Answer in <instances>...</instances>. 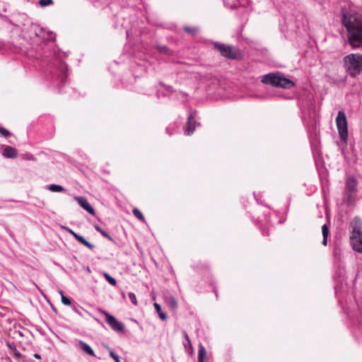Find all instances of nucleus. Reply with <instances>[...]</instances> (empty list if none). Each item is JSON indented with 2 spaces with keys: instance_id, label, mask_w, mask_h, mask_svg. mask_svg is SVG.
Returning <instances> with one entry per match:
<instances>
[{
  "instance_id": "nucleus-1",
  "label": "nucleus",
  "mask_w": 362,
  "mask_h": 362,
  "mask_svg": "<svg viewBox=\"0 0 362 362\" xmlns=\"http://www.w3.org/2000/svg\"><path fill=\"white\" fill-rule=\"evenodd\" d=\"M344 67L351 78H356L362 73V55L349 54L343 59Z\"/></svg>"
},
{
  "instance_id": "nucleus-2",
  "label": "nucleus",
  "mask_w": 362,
  "mask_h": 362,
  "mask_svg": "<svg viewBox=\"0 0 362 362\" xmlns=\"http://www.w3.org/2000/svg\"><path fill=\"white\" fill-rule=\"evenodd\" d=\"M350 243L354 251L362 253V221L356 216L351 223Z\"/></svg>"
},
{
  "instance_id": "nucleus-3",
  "label": "nucleus",
  "mask_w": 362,
  "mask_h": 362,
  "mask_svg": "<svg viewBox=\"0 0 362 362\" xmlns=\"http://www.w3.org/2000/svg\"><path fill=\"white\" fill-rule=\"evenodd\" d=\"M347 32V40L353 49L362 47V24H343Z\"/></svg>"
},
{
  "instance_id": "nucleus-4",
  "label": "nucleus",
  "mask_w": 362,
  "mask_h": 362,
  "mask_svg": "<svg viewBox=\"0 0 362 362\" xmlns=\"http://www.w3.org/2000/svg\"><path fill=\"white\" fill-rule=\"evenodd\" d=\"M261 81L264 84L284 88H290L294 86V83L291 80L281 74L270 73L264 75Z\"/></svg>"
},
{
  "instance_id": "nucleus-5",
  "label": "nucleus",
  "mask_w": 362,
  "mask_h": 362,
  "mask_svg": "<svg viewBox=\"0 0 362 362\" xmlns=\"http://www.w3.org/2000/svg\"><path fill=\"white\" fill-rule=\"evenodd\" d=\"M336 124L340 139L346 143L348 140L347 119L345 113L339 110L336 118Z\"/></svg>"
},
{
  "instance_id": "nucleus-6",
  "label": "nucleus",
  "mask_w": 362,
  "mask_h": 362,
  "mask_svg": "<svg viewBox=\"0 0 362 362\" xmlns=\"http://www.w3.org/2000/svg\"><path fill=\"white\" fill-rule=\"evenodd\" d=\"M100 312L105 316L106 322L113 330L119 332H124V326L122 322L118 321L113 315L105 310H100Z\"/></svg>"
},
{
  "instance_id": "nucleus-7",
  "label": "nucleus",
  "mask_w": 362,
  "mask_h": 362,
  "mask_svg": "<svg viewBox=\"0 0 362 362\" xmlns=\"http://www.w3.org/2000/svg\"><path fill=\"white\" fill-rule=\"evenodd\" d=\"M35 35L41 38L43 41H54L55 40V34L52 31H47L45 28H41L39 24H33Z\"/></svg>"
},
{
  "instance_id": "nucleus-8",
  "label": "nucleus",
  "mask_w": 362,
  "mask_h": 362,
  "mask_svg": "<svg viewBox=\"0 0 362 362\" xmlns=\"http://www.w3.org/2000/svg\"><path fill=\"white\" fill-rule=\"evenodd\" d=\"M341 16V23H362V21L358 19L357 13L354 10L348 11L342 9Z\"/></svg>"
},
{
  "instance_id": "nucleus-9",
  "label": "nucleus",
  "mask_w": 362,
  "mask_h": 362,
  "mask_svg": "<svg viewBox=\"0 0 362 362\" xmlns=\"http://www.w3.org/2000/svg\"><path fill=\"white\" fill-rule=\"evenodd\" d=\"M1 153L6 158H16L18 156L17 150L12 146L6 145L1 146Z\"/></svg>"
},
{
  "instance_id": "nucleus-10",
  "label": "nucleus",
  "mask_w": 362,
  "mask_h": 362,
  "mask_svg": "<svg viewBox=\"0 0 362 362\" xmlns=\"http://www.w3.org/2000/svg\"><path fill=\"white\" fill-rule=\"evenodd\" d=\"M213 45L214 48L218 50L223 57L226 58L229 57L231 45H225L217 42H214Z\"/></svg>"
},
{
  "instance_id": "nucleus-11",
  "label": "nucleus",
  "mask_w": 362,
  "mask_h": 362,
  "mask_svg": "<svg viewBox=\"0 0 362 362\" xmlns=\"http://www.w3.org/2000/svg\"><path fill=\"white\" fill-rule=\"evenodd\" d=\"M197 115V112L195 110H192L188 116L187 119V127L185 129V134L187 135H190L194 131L195 127L194 126V119Z\"/></svg>"
},
{
  "instance_id": "nucleus-12",
  "label": "nucleus",
  "mask_w": 362,
  "mask_h": 362,
  "mask_svg": "<svg viewBox=\"0 0 362 362\" xmlns=\"http://www.w3.org/2000/svg\"><path fill=\"white\" fill-rule=\"evenodd\" d=\"M75 199L77 201L78 204L86 211H87L89 214L94 215L95 210L88 203L86 198L83 197H76Z\"/></svg>"
},
{
  "instance_id": "nucleus-13",
  "label": "nucleus",
  "mask_w": 362,
  "mask_h": 362,
  "mask_svg": "<svg viewBox=\"0 0 362 362\" xmlns=\"http://www.w3.org/2000/svg\"><path fill=\"white\" fill-rule=\"evenodd\" d=\"M357 190V180L354 176H349L346 180L345 191L355 192Z\"/></svg>"
},
{
  "instance_id": "nucleus-14",
  "label": "nucleus",
  "mask_w": 362,
  "mask_h": 362,
  "mask_svg": "<svg viewBox=\"0 0 362 362\" xmlns=\"http://www.w3.org/2000/svg\"><path fill=\"white\" fill-rule=\"evenodd\" d=\"M57 71L59 73V77L61 78V81L64 82L65 78L66 77V72L67 71V65L65 62L62 61H59L57 64Z\"/></svg>"
},
{
  "instance_id": "nucleus-15",
  "label": "nucleus",
  "mask_w": 362,
  "mask_h": 362,
  "mask_svg": "<svg viewBox=\"0 0 362 362\" xmlns=\"http://www.w3.org/2000/svg\"><path fill=\"white\" fill-rule=\"evenodd\" d=\"M165 302L168 304V305L173 310H175L177 308V303L176 299L173 296L168 293L165 295Z\"/></svg>"
},
{
  "instance_id": "nucleus-16",
  "label": "nucleus",
  "mask_w": 362,
  "mask_h": 362,
  "mask_svg": "<svg viewBox=\"0 0 362 362\" xmlns=\"http://www.w3.org/2000/svg\"><path fill=\"white\" fill-rule=\"evenodd\" d=\"M78 344L80 349L85 353L88 354L90 356H95L94 351L88 344L83 341H79Z\"/></svg>"
},
{
  "instance_id": "nucleus-17",
  "label": "nucleus",
  "mask_w": 362,
  "mask_h": 362,
  "mask_svg": "<svg viewBox=\"0 0 362 362\" xmlns=\"http://www.w3.org/2000/svg\"><path fill=\"white\" fill-rule=\"evenodd\" d=\"M74 238L78 240L80 243L83 244L90 250H93L95 246L90 242L87 241L82 235L77 234Z\"/></svg>"
},
{
  "instance_id": "nucleus-18",
  "label": "nucleus",
  "mask_w": 362,
  "mask_h": 362,
  "mask_svg": "<svg viewBox=\"0 0 362 362\" xmlns=\"http://www.w3.org/2000/svg\"><path fill=\"white\" fill-rule=\"evenodd\" d=\"M241 57H242V54L240 52V50H238V49L234 48L233 46H231V48H230V52H229V57H228V59H240V58H241Z\"/></svg>"
},
{
  "instance_id": "nucleus-19",
  "label": "nucleus",
  "mask_w": 362,
  "mask_h": 362,
  "mask_svg": "<svg viewBox=\"0 0 362 362\" xmlns=\"http://www.w3.org/2000/svg\"><path fill=\"white\" fill-rule=\"evenodd\" d=\"M184 30L191 36H195L198 34L199 29L197 27L185 25Z\"/></svg>"
},
{
  "instance_id": "nucleus-20",
  "label": "nucleus",
  "mask_w": 362,
  "mask_h": 362,
  "mask_svg": "<svg viewBox=\"0 0 362 362\" xmlns=\"http://www.w3.org/2000/svg\"><path fill=\"white\" fill-rule=\"evenodd\" d=\"M206 357V351L204 346L202 344L199 346V354H198V362H204V360Z\"/></svg>"
},
{
  "instance_id": "nucleus-21",
  "label": "nucleus",
  "mask_w": 362,
  "mask_h": 362,
  "mask_svg": "<svg viewBox=\"0 0 362 362\" xmlns=\"http://www.w3.org/2000/svg\"><path fill=\"white\" fill-rule=\"evenodd\" d=\"M153 306L156 310V313H158L159 317L162 320H165L168 317V315L165 313H163L162 312L161 310V306L160 305V304L157 303H155L153 304Z\"/></svg>"
},
{
  "instance_id": "nucleus-22",
  "label": "nucleus",
  "mask_w": 362,
  "mask_h": 362,
  "mask_svg": "<svg viewBox=\"0 0 362 362\" xmlns=\"http://www.w3.org/2000/svg\"><path fill=\"white\" fill-rule=\"evenodd\" d=\"M47 188L53 192H61L65 191L64 188L62 186L56 184L47 185Z\"/></svg>"
},
{
  "instance_id": "nucleus-23",
  "label": "nucleus",
  "mask_w": 362,
  "mask_h": 362,
  "mask_svg": "<svg viewBox=\"0 0 362 362\" xmlns=\"http://www.w3.org/2000/svg\"><path fill=\"white\" fill-rule=\"evenodd\" d=\"M322 237H323L322 245H327V237H328V234H329V228L326 224H324L322 226Z\"/></svg>"
},
{
  "instance_id": "nucleus-24",
  "label": "nucleus",
  "mask_w": 362,
  "mask_h": 362,
  "mask_svg": "<svg viewBox=\"0 0 362 362\" xmlns=\"http://www.w3.org/2000/svg\"><path fill=\"white\" fill-rule=\"evenodd\" d=\"M156 49L159 51L160 53L165 54L167 55H170L173 53V51L170 50L167 46L165 45H156Z\"/></svg>"
},
{
  "instance_id": "nucleus-25",
  "label": "nucleus",
  "mask_w": 362,
  "mask_h": 362,
  "mask_svg": "<svg viewBox=\"0 0 362 362\" xmlns=\"http://www.w3.org/2000/svg\"><path fill=\"white\" fill-rule=\"evenodd\" d=\"M132 213L135 217H136L139 221H144V216L142 214V213L137 208H135L133 209Z\"/></svg>"
},
{
  "instance_id": "nucleus-26",
  "label": "nucleus",
  "mask_w": 362,
  "mask_h": 362,
  "mask_svg": "<svg viewBox=\"0 0 362 362\" xmlns=\"http://www.w3.org/2000/svg\"><path fill=\"white\" fill-rule=\"evenodd\" d=\"M183 334H184V337L187 342V344H184L185 349L187 351H188V349L192 350V345L191 341L189 339V335L187 334V333L186 332H184Z\"/></svg>"
},
{
  "instance_id": "nucleus-27",
  "label": "nucleus",
  "mask_w": 362,
  "mask_h": 362,
  "mask_svg": "<svg viewBox=\"0 0 362 362\" xmlns=\"http://www.w3.org/2000/svg\"><path fill=\"white\" fill-rule=\"evenodd\" d=\"M104 276L105 278V279L107 280V281L112 286H116L117 284V281L115 280V278H113L112 276H111L110 275H109L107 273H104Z\"/></svg>"
},
{
  "instance_id": "nucleus-28",
  "label": "nucleus",
  "mask_w": 362,
  "mask_h": 362,
  "mask_svg": "<svg viewBox=\"0 0 362 362\" xmlns=\"http://www.w3.org/2000/svg\"><path fill=\"white\" fill-rule=\"evenodd\" d=\"M59 293L61 294L62 296V302L63 304L66 305H70L71 302L70 300V299H69L67 297H66L64 293H63V291H59Z\"/></svg>"
},
{
  "instance_id": "nucleus-29",
  "label": "nucleus",
  "mask_w": 362,
  "mask_h": 362,
  "mask_svg": "<svg viewBox=\"0 0 362 362\" xmlns=\"http://www.w3.org/2000/svg\"><path fill=\"white\" fill-rule=\"evenodd\" d=\"M128 297L130 300V301L134 305H137V300H136V295L133 293V292H129L128 293Z\"/></svg>"
},
{
  "instance_id": "nucleus-30",
  "label": "nucleus",
  "mask_w": 362,
  "mask_h": 362,
  "mask_svg": "<svg viewBox=\"0 0 362 362\" xmlns=\"http://www.w3.org/2000/svg\"><path fill=\"white\" fill-rule=\"evenodd\" d=\"M53 3L52 0H40L39 4L42 7H45L51 5Z\"/></svg>"
},
{
  "instance_id": "nucleus-31",
  "label": "nucleus",
  "mask_w": 362,
  "mask_h": 362,
  "mask_svg": "<svg viewBox=\"0 0 362 362\" xmlns=\"http://www.w3.org/2000/svg\"><path fill=\"white\" fill-rule=\"evenodd\" d=\"M351 193V192H346L345 191L346 202L348 204H351L354 201V197Z\"/></svg>"
},
{
  "instance_id": "nucleus-32",
  "label": "nucleus",
  "mask_w": 362,
  "mask_h": 362,
  "mask_svg": "<svg viewBox=\"0 0 362 362\" xmlns=\"http://www.w3.org/2000/svg\"><path fill=\"white\" fill-rule=\"evenodd\" d=\"M0 134L4 137H6V136H8L9 135H11V133L8 130H7L6 129H5L4 127H0Z\"/></svg>"
},
{
  "instance_id": "nucleus-33",
  "label": "nucleus",
  "mask_w": 362,
  "mask_h": 362,
  "mask_svg": "<svg viewBox=\"0 0 362 362\" xmlns=\"http://www.w3.org/2000/svg\"><path fill=\"white\" fill-rule=\"evenodd\" d=\"M110 356L114 359L115 362H122L119 359V357L112 350H110Z\"/></svg>"
},
{
  "instance_id": "nucleus-34",
  "label": "nucleus",
  "mask_w": 362,
  "mask_h": 362,
  "mask_svg": "<svg viewBox=\"0 0 362 362\" xmlns=\"http://www.w3.org/2000/svg\"><path fill=\"white\" fill-rule=\"evenodd\" d=\"M103 237L106 238L107 240H109L110 241L112 242V243H115V240L109 235L108 233H107L106 231L103 230V232H101L100 233Z\"/></svg>"
},
{
  "instance_id": "nucleus-35",
  "label": "nucleus",
  "mask_w": 362,
  "mask_h": 362,
  "mask_svg": "<svg viewBox=\"0 0 362 362\" xmlns=\"http://www.w3.org/2000/svg\"><path fill=\"white\" fill-rule=\"evenodd\" d=\"M6 346L8 349H10L11 351H14L16 349V345L13 343H11L9 341L6 342Z\"/></svg>"
},
{
  "instance_id": "nucleus-36",
  "label": "nucleus",
  "mask_w": 362,
  "mask_h": 362,
  "mask_svg": "<svg viewBox=\"0 0 362 362\" xmlns=\"http://www.w3.org/2000/svg\"><path fill=\"white\" fill-rule=\"evenodd\" d=\"M13 351V354L16 356V357H17L18 358H21L22 357L21 354L16 349V350H14Z\"/></svg>"
},
{
  "instance_id": "nucleus-37",
  "label": "nucleus",
  "mask_w": 362,
  "mask_h": 362,
  "mask_svg": "<svg viewBox=\"0 0 362 362\" xmlns=\"http://www.w3.org/2000/svg\"><path fill=\"white\" fill-rule=\"evenodd\" d=\"M66 230L70 233L71 234V235L74 238L75 235H76L78 233H75L74 231H73L70 228H66Z\"/></svg>"
},
{
  "instance_id": "nucleus-38",
  "label": "nucleus",
  "mask_w": 362,
  "mask_h": 362,
  "mask_svg": "<svg viewBox=\"0 0 362 362\" xmlns=\"http://www.w3.org/2000/svg\"><path fill=\"white\" fill-rule=\"evenodd\" d=\"M62 54L65 55V53H64V52H63V53H62ZM54 57H55L57 59H61V57H62V54H61L59 52H55V53H54Z\"/></svg>"
},
{
  "instance_id": "nucleus-39",
  "label": "nucleus",
  "mask_w": 362,
  "mask_h": 362,
  "mask_svg": "<svg viewBox=\"0 0 362 362\" xmlns=\"http://www.w3.org/2000/svg\"><path fill=\"white\" fill-rule=\"evenodd\" d=\"M95 230L99 232L100 233H101V232H103L104 230H103L100 226H95Z\"/></svg>"
},
{
  "instance_id": "nucleus-40",
  "label": "nucleus",
  "mask_w": 362,
  "mask_h": 362,
  "mask_svg": "<svg viewBox=\"0 0 362 362\" xmlns=\"http://www.w3.org/2000/svg\"><path fill=\"white\" fill-rule=\"evenodd\" d=\"M95 230L99 232L100 233H101V232H103L104 230H103L100 226H95Z\"/></svg>"
},
{
  "instance_id": "nucleus-41",
  "label": "nucleus",
  "mask_w": 362,
  "mask_h": 362,
  "mask_svg": "<svg viewBox=\"0 0 362 362\" xmlns=\"http://www.w3.org/2000/svg\"><path fill=\"white\" fill-rule=\"evenodd\" d=\"M34 357L37 359H40L41 358V356L39 354H35Z\"/></svg>"
},
{
  "instance_id": "nucleus-42",
  "label": "nucleus",
  "mask_w": 362,
  "mask_h": 362,
  "mask_svg": "<svg viewBox=\"0 0 362 362\" xmlns=\"http://www.w3.org/2000/svg\"><path fill=\"white\" fill-rule=\"evenodd\" d=\"M166 132L168 133L170 135L172 134V132H170V130L168 128H166Z\"/></svg>"
},
{
  "instance_id": "nucleus-43",
  "label": "nucleus",
  "mask_w": 362,
  "mask_h": 362,
  "mask_svg": "<svg viewBox=\"0 0 362 362\" xmlns=\"http://www.w3.org/2000/svg\"><path fill=\"white\" fill-rule=\"evenodd\" d=\"M313 134H314L313 137H314V138H317V133H316V132H315V133H313Z\"/></svg>"
},
{
  "instance_id": "nucleus-44",
  "label": "nucleus",
  "mask_w": 362,
  "mask_h": 362,
  "mask_svg": "<svg viewBox=\"0 0 362 362\" xmlns=\"http://www.w3.org/2000/svg\"><path fill=\"white\" fill-rule=\"evenodd\" d=\"M127 35L129 36V31H127Z\"/></svg>"
}]
</instances>
